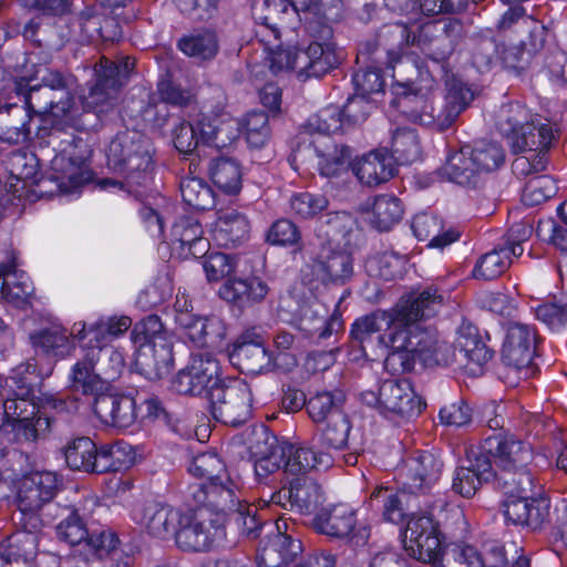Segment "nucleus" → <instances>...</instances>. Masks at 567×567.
<instances>
[{
    "label": "nucleus",
    "mask_w": 567,
    "mask_h": 567,
    "mask_svg": "<svg viewBox=\"0 0 567 567\" xmlns=\"http://www.w3.org/2000/svg\"><path fill=\"white\" fill-rule=\"evenodd\" d=\"M173 250L182 258L205 256L209 243L203 237V228L197 219L183 216L172 227Z\"/></svg>",
    "instance_id": "obj_25"
},
{
    "label": "nucleus",
    "mask_w": 567,
    "mask_h": 567,
    "mask_svg": "<svg viewBox=\"0 0 567 567\" xmlns=\"http://www.w3.org/2000/svg\"><path fill=\"white\" fill-rule=\"evenodd\" d=\"M267 241L275 246L290 247L296 251L302 249V236L297 227L289 219L276 220L267 233Z\"/></svg>",
    "instance_id": "obj_61"
},
{
    "label": "nucleus",
    "mask_w": 567,
    "mask_h": 567,
    "mask_svg": "<svg viewBox=\"0 0 567 567\" xmlns=\"http://www.w3.org/2000/svg\"><path fill=\"white\" fill-rule=\"evenodd\" d=\"M131 338L137 347L136 363L145 377H165L173 365V351L159 317L148 316L135 324Z\"/></svg>",
    "instance_id": "obj_6"
},
{
    "label": "nucleus",
    "mask_w": 567,
    "mask_h": 567,
    "mask_svg": "<svg viewBox=\"0 0 567 567\" xmlns=\"http://www.w3.org/2000/svg\"><path fill=\"white\" fill-rule=\"evenodd\" d=\"M313 275L323 284L343 285L353 275V261L349 252L322 248L313 262Z\"/></svg>",
    "instance_id": "obj_28"
},
{
    "label": "nucleus",
    "mask_w": 567,
    "mask_h": 567,
    "mask_svg": "<svg viewBox=\"0 0 567 567\" xmlns=\"http://www.w3.org/2000/svg\"><path fill=\"white\" fill-rule=\"evenodd\" d=\"M285 455V473L292 475L328 468L333 461L328 451H317L308 445H290Z\"/></svg>",
    "instance_id": "obj_33"
},
{
    "label": "nucleus",
    "mask_w": 567,
    "mask_h": 567,
    "mask_svg": "<svg viewBox=\"0 0 567 567\" xmlns=\"http://www.w3.org/2000/svg\"><path fill=\"white\" fill-rule=\"evenodd\" d=\"M87 351H99V365L109 385L115 381L125 368L124 354L120 350L103 344H83Z\"/></svg>",
    "instance_id": "obj_58"
},
{
    "label": "nucleus",
    "mask_w": 567,
    "mask_h": 567,
    "mask_svg": "<svg viewBox=\"0 0 567 567\" xmlns=\"http://www.w3.org/2000/svg\"><path fill=\"white\" fill-rule=\"evenodd\" d=\"M505 161L503 147L494 142L480 141L452 153L442 167L443 175L460 185H475L481 175L499 168Z\"/></svg>",
    "instance_id": "obj_7"
},
{
    "label": "nucleus",
    "mask_w": 567,
    "mask_h": 567,
    "mask_svg": "<svg viewBox=\"0 0 567 567\" xmlns=\"http://www.w3.org/2000/svg\"><path fill=\"white\" fill-rule=\"evenodd\" d=\"M406 491L404 487L401 491L390 487H378L371 493L370 503L372 506L381 508L384 520L399 524L406 515Z\"/></svg>",
    "instance_id": "obj_43"
},
{
    "label": "nucleus",
    "mask_w": 567,
    "mask_h": 567,
    "mask_svg": "<svg viewBox=\"0 0 567 567\" xmlns=\"http://www.w3.org/2000/svg\"><path fill=\"white\" fill-rule=\"evenodd\" d=\"M95 72L97 75L96 83L84 97L83 104L86 110L101 115L115 106L120 87L116 80L111 81L96 68Z\"/></svg>",
    "instance_id": "obj_44"
},
{
    "label": "nucleus",
    "mask_w": 567,
    "mask_h": 567,
    "mask_svg": "<svg viewBox=\"0 0 567 567\" xmlns=\"http://www.w3.org/2000/svg\"><path fill=\"white\" fill-rule=\"evenodd\" d=\"M315 530L319 534L349 539L355 545H363L370 537V526L359 523L357 511L349 504L338 503L321 508L312 520Z\"/></svg>",
    "instance_id": "obj_11"
},
{
    "label": "nucleus",
    "mask_w": 567,
    "mask_h": 567,
    "mask_svg": "<svg viewBox=\"0 0 567 567\" xmlns=\"http://www.w3.org/2000/svg\"><path fill=\"white\" fill-rule=\"evenodd\" d=\"M482 454L488 455L503 473L526 467L533 460L530 444L517 440L514 435L498 433L484 440L481 446Z\"/></svg>",
    "instance_id": "obj_17"
},
{
    "label": "nucleus",
    "mask_w": 567,
    "mask_h": 567,
    "mask_svg": "<svg viewBox=\"0 0 567 567\" xmlns=\"http://www.w3.org/2000/svg\"><path fill=\"white\" fill-rule=\"evenodd\" d=\"M537 320L549 330L559 332L567 324V303L561 300H548L534 308Z\"/></svg>",
    "instance_id": "obj_64"
},
{
    "label": "nucleus",
    "mask_w": 567,
    "mask_h": 567,
    "mask_svg": "<svg viewBox=\"0 0 567 567\" xmlns=\"http://www.w3.org/2000/svg\"><path fill=\"white\" fill-rule=\"evenodd\" d=\"M342 401L341 392H319L308 400L307 411L313 422L320 423L337 415Z\"/></svg>",
    "instance_id": "obj_60"
},
{
    "label": "nucleus",
    "mask_w": 567,
    "mask_h": 567,
    "mask_svg": "<svg viewBox=\"0 0 567 567\" xmlns=\"http://www.w3.org/2000/svg\"><path fill=\"white\" fill-rule=\"evenodd\" d=\"M267 293V285L256 277L229 279L219 289V296L224 300L239 306L261 301Z\"/></svg>",
    "instance_id": "obj_37"
},
{
    "label": "nucleus",
    "mask_w": 567,
    "mask_h": 567,
    "mask_svg": "<svg viewBox=\"0 0 567 567\" xmlns=\"http://www.w3.org/2000/svg\"><path fill=\"white\" fill-rule=\"evenodd\" d=\"M157 92L163 102L178 107H186L196 99V86L188 81L164 79L158 82Z\"/></svg>",
    "instance_id": "obj_54"
},
{
    "label": "nucleus",
    "mask_w": 567,
    "mask_h": 567,
    "mask_svg": "<svg viewBox=\"0 0 567 567\" xmlns=\"http://www.w3.org/2000/svg\"><path fill=\"white\" fill-rule=\"evenodd\" d=\"M358 179L367 186H378L391 179L396 173V163L385 148L372 151L352 164Z\"/></svg>",
    "instance_id": "obj_27"
},
{
    "label": "nucleus",
    "mask_w": 567,
    "mask_h": 567,
    "mask_svg": "<svg viewBox=\"0 0 567 567\" xmlns=\"http://www.w3.org/2000/svg\"><path fill=\"white\" fill-rule=\"evenodd\" d=\"M179 508L164 503H150L136 507L133 519L152 537L168 540L175 537L178 526L183 523Z\"/></svg>",
    "instance_id": "obj_19"
},
{
    "label": "nucleus",
    "mask_w": 567,
    "mask_h": 567,
    "mask_svg": "<svg viewBox=\"0 0 567 567\" xmlns=\"http://www.w3.org/2000/svg\"><path fill=\"white\" fill-rule=\"evenodd\" d=\"M497 480L507 495L504 502L506 520L532 529L542 528L549 518L550 503L540 495V485L537 486L530 471L526 467L507 471Z\"/></svg>",
    "instance_id": "obj_3"
},
{
    "label": "nucleus",
    "mask_w": 567,
    "mask_h": 567,
    "mask_svg": "<svg viewBox=\"0 0 567 567\" xmlns=\"http://www.w3.org/2000/svg\"><path fill=\"white\" fill-rule=\"evenodd\" d=\"M134 460L132 445L117 441L97 449L96 473L117 472L128 467Z\"/></svg>",
    "instance_id": "obj_46"
},
{
    "label": "nucleus",
    "mask_w": 567,
    "mask_h": 567,
    "mask_svg": "<svg viewBox=\"0 0 567 567\" xmlns=\"http://www.w3.org/2000/svg\"><path fill=\"white\" fill-rule=\"evenodd\" d=\"M95 415L106 425L127 429L137 421L136 401L131 395H109L97 398L93 404Z\"/></svg>",
    "instance_id": "obj_26"
},
{
    "label": "nucleus",
    "mask_w": 567,
    "mask_h": 567,
    "mask_svg": "<svg viewBox=\"0 0 567 567\" xmlns=\"http://www.w3.org/2000/svg\"><path fill=\"white\" fill-rule=\"evenodd\" d=\"M455 349L468 363L482 367L488 362L493 352L481 340L477 328L472 324H462L457 331Z\"/></svg>",
    "instance_id": "obj_41"
},
{
    "label": "nucleus",
    "mask_w": 567,
    "mask_h": 567,
    "mask_svg": "<svg viewBox=\"0 0 567 567\" xmlns=\"http://www.w3.org/2000/svg\"><path fill=\"white\" fill-rule=\"evenodd\" d=\"M132 326V319L127 316L103 317L90 324L75 322L72 327V336L83 344L109 346L111 341L125 333Z\"/></svg>",
    "instance_id": "obj_24"
},
{
    "label": "nucleus",
    "mask_w": 567,
    "mask_h": 567,
    "mask_svg": "<svg viewBox=\"0 0 567 567\" xmlns=\"http://www.w3.org/2000/svg\"><path fill=\"white\" fill-rule=\"evenodd\" d=\"M328 198L322 194L300 192L295 193L289 200L292 215L300 219H310L328 208Z\"/></svg>",
    "instance_id": "obj_59"
},
{
    "label": "nucleus",
    "mask_w": 567,
    "mask_h": 567,
    "mask_svg": "<svg viewBox=\"0 0 567 567\" xmlns=\"http://www.w3.org/2000/svg\"><path fill=\"white\" fill-rule=\"evenodd\" d=\"M446 112L443 105L436 110L433 101L431 100H416L415 105L409 111V116L413 122L421 125L434 127L439 131H444L453 125V123H445Z\"/></svg>",
    "instance_id": "obj_62"
},
{
    "label": "nucleus",
    "mask_w": 567,
    "mask_h": 567,
    "mask_svg": "<svg viewBox=\"0 0 567 567\" xmlns=\"http://www.w3.org/2000/svg\"><path fill=\"white\" fill-rule=\"evenodd\" d=\"M34 398L35 395H14L2 403L3 420L12 423L13 430L23 431L27 440H35L38 436L34 419L39 409Z\"/></svg>",
    "instance_id": "obj_30"
},
{
    "label": "nucleus",
    "mask_w": 567,
    "mask_h": 567,
    "mask_svg": "<svg viewBox=\"0 0 567 567\" xmlns=\"http://www.w3.org/2000/svg\"><path fill=\"white\" fill-rule=\"evenodd\" d=\"M33 285L29 276L17 268L14 259L0 265V297L17 308L30 303Z\"/></svg>",
    "instance_id": "obj_29"
},
{
    "label": "nucleus",
    "mask_w": 567,
    "mask_h": 567,
    "mask_svg": "<svg viewBox=\"0 0 567 567\" xmlns=\"http://www.w3.org/2000/svg\"><path fill=\"white\" fill-rule=\"evenodd\" d=\"M32 114L30 109L11 104L0 107V140L9 144H18L29 138Z\"/></svg>",
    "instance_id": "obj_34"
},
{
    "label": "nucleus",
    "mask_w": 567,
    "mask_h": 567,
    "mask_svg": "<svg viewBox=\"0 0 567 567\" xmlns=\"http://www.w3.org/2000/svg\"><path fill=\"white\" fill-rule=\"evenodd\" d=\"M82 348V358L71 367L69 388L72 393L93 398L95 402L97 398L106 394L110 385L97 368L99 351H87L84 346Z\"/></svg>",
    "instance_id": "obj_21"
},
{
    "label": "nucleus",
    "mask_w": 567,
    "mask_h": 567,
    "mask_svg": "<svg viewBox=\"0 0 567 567\" xmlns=\"http://www.w3.org/2000/svg\"><path fill=\"white\" fill-rule=\"evenodd\" d=\"M362 401L378 409L383 414L411 417L419 415L423 402L415 393L409 380H386L382 382L378 393L367 391L361 394Z\"/></svg>",
    "instance_id": "obj_12"
},
{
    "label": "nucleus",
    "mask_w": 567,
    "mask_h": 567,
    "mask_svg": "<svg viewBox=\"0 0 567 567\" xmlns=\"http://www.w3.org/2000/svg\"><path fill=\"white\" fill-rule=\"evenodd\" d=\"M496 126L511 145L525 148L526 145L542 146L546 141H553L554 134L549 124H535L530 111L515 102L502 105L496 114Z\"/></svg>",
    "instance_id": "obj_8"
},
{
    "label": "nucleus",
    "mask_w": 567,
    "mask_h": 567,
    "mask_svg": "<svg viewBox=\"0 0 567 567\" xmlns=\"http://www.w3.org/2000/svg\"><path fill=\"white\" fill-rule=\"evenodd\" d=\"M188 471L207 483L192 487L194 501L198 505L225 512L236 507V485L229 478L224 461L215 452L196 455Z\"/></svg>",
    "instance_id": "obj_5"
},
{
    "label": "nucleus",
    "mask_w": 567,
    "mask_h": 567,
    "mask_svg": "<svg viewBox=\"0 0 567 567\" xmlns=\"http://www.w3.org/2000/svg\"><path fill=\"white\" fill-rule=\"evenodd\" d=\"M63 454L71 470L96 473L97 447L90 437L72 439L63 449Z\"/></svg>",
    "instance_id": "obj_42"
},
{
    "label": "nucleus",
    "mask_w": 567,
    "mask_h": 567,
    "mask_svg": "<svg viewBox=\"0 0 567 567\" xmlns=\"http://www.w3.org/2000/svg\"><path fill=\"white\" fill-rule=\"evenodd\" d=\"M391 150L395 163L411 164L420 159L421 145L417 134L411 128H398L392 135Z\"/></svg>",
    "instance_id": "obj_53"
},
{
    "label": "nucleus",
    "mask_w": 567,
    "mask_h": 567,
    "mask_svg": "<svg viewBox=\"0 0 567 567\" xmlns=\"http://www.w3.org/2000/svg\"><path fill=\"white\" fill-rule=\"evenodd\" d=\"M339 63L334 50L318 42L310 43L306 50L277 49L270 56L272 73L296 71L299 76L319 78L336 68Z\"/></svg>",
    "instance_id": "obj_9"
},
{
    "label": "nucleus",
    "mask_w": 567,
    "mask_h": 567,
    "mask_svg": "<svg viewBox=\"0 0 567 567\" xmlns=\"http://www.w3.org/2000/svg\"><path fill=\"white\" fill-rule=\"evenodd\" d=\"M474 100V92L472 89L460 79L454 76L446 81V95L442 104L446 115L443 117L445 123H453L460 114L472 103Z\"/></svg>",
    "instance_id": "obj_49"
},
{
    "label": "nucleus",
    "mask_w": 567,
    "mask_h": 567,
    "mask_svg": "<svg viewBox=\"0 0 567 567\" xmlns=\"http://www.w3.org/2000/svg\"><path fill=\"white\" fill-rule=\"evenodd\" d=\"M536 341V331L533 327L523 323L509 324L502 355L509 372H515L518 379H528L534 372L532 362Z\"/></svg>",
    "instance_id": "obj_14"
},
{
    "label": "nucleus",
    "mask_w": 567,
    "mask_h": 567,
    "mask_svg": "<svg viewBox=\"0 0 567 567\" xmlns=\"http://www.w3.org/2000/svg\"><path fill=\"white\" fill-rule=\"evenodd\" d=\"M178 49L187 56L198 61L212 60L218 52V41L215 33L204 31L182 38Z\"/></svg>",
    "instance_id": "obj_52"
},
{
    "label": "nucleus",
    "mask_w": 567,
    "mask_h": 567,
    "mask_svg": "<svg viewBox=\"0 0 567 567\" xmlns=\"http://www.w3.org/2000/svg\"><path fill=\"white\" fill-rule=\"evenodd\" d=\"M409 43L408 27L401 22L389 23L380 29L375 41H368L360 45L359 54L370 56L384 53L388 59V66L394 68Z\"/></svg>",
    "instance_id": "obj_22"
},
{
    "label": "nucleus",
    "mask_w": 567,
    "mask_h": 567,
    "mask_svg": "<svg viewBox=\"0 0 567 567\" xmlns=\"http://www.w3.org/2000/svg\"><path fill=\"white\" fill-rule=\"evenodd\" d=\"M55 472L35 471L22 476L17 484L16 502L23 514H34L50 503L60 486Z\"/></svg>",
    "instance_id": "obj_15"
},
{
    "label": "nucleus",
    "mask_w": 567,
    "mask_h": 567,
    "mask_svg": "<svg viewBox=\"0 0 567 567\" xmlns=\"http://www.w3.org/2000/svg\"><path fill=\"white\" fill-rule=\"evenodd\" d=\"M219 533L218 525L207 509L200 508L194 513H184L174 539L181 550L200 553L213 547Z\"/></svg>",
    "instance_id": "obj_16"
},
{
    "label": "nucleus",
    "mask_w": 567,
    "mask_h": 567,
    "mask_svg": "<svg viewBox=\"0 0 567 567\" xmlns=\"http://www.w3.org/2000/svg\"><path fill=\"white\" fill-rule=\"evenodd\" d=\"M442 305L443 296L437 289L427 287L401 298L388 311H375L355 320L351 336L363 342L379 333V343L388 350L384 368L392 374L411 371L416 360L426 367L449 365L455 360V349L421 324Z\"/></svg>",
    "instance_id": "obj_1"
},
{
    "label": "nucleus",
    "mask_w": 567,
    "mask_h": 567,
    "mask_svg": "<svg viewBox=\"0 0 567 567\" xmlns=\"http://www.w3.org/2000/svg\"><path fill=\"white\" fill-rule=\"evenodd\" d=\"M443 463L431 452L417 451L406 458L401 470L402 485L410 493H424L441 478Z\"/></svg>",
    "instance_id": "obj_20"
},
{
    "label": "nucleus",
    "mask_w": 567,
    "mask_h": 567,
    "mask_svg": "<svg viewBox=\"0 0 567 567\" xmlns=\"http://www.w3.org/2000/svg\"><path fill=\"white\" fill-rule=\"evenodd\" d=\"M558 187L548 175H537L525 184L522 199L528 206H537L556 195Z\"/></svg>",
    "instance_id": "obj_63"
},
{
    "label": "nucleus",
    "mask_w": 567,
    "mask_h": 567,
    "mask_svg": "<svg viewBox=\"0 0 567 567\" xmlns=\"http://www.w3.org/2000/svg\"><path fill=\"white\" fill-rule=\"evenodd\" d=\"M351 424L349 419L338 413L328 420L327 425L321 431L320 444L326 450H342L350 447L349 434Z\"/></svg>",
    "instance_id": "obj_56"
},
{
    "label": "nucleus",
    "mask_w": 567,
    "mask_h": 567,
    "mask_svg": "<svg viewBox=\"0 0 567 567\" xmlns=\"http://www.w3.org/2000/svg\"><path fill=\"white\" fill-rule=\"evenodd\" d=\"M179 189L185 204L194 209H210L215 205V194L203 178L185 177L179 184Z\"/></svg>",
    "instance_id": "obj_51"
},
{
    "label": "nucleus",
    "mask_w": 567,
    "mask_h": 567,
    "mask_svg": "<svg viewBox=\"0 0 567 567\" xmlns=\"http://www.w3.org/2000/svg\"><path fill=\"white\" fill-rule=\"evenodd\" d=\"M223 383L218 360L205 352L194 354L189 364L173 378L171 386L179 394L210 400Z\"/></svg>",
    "instance_id": "obj_10"
},
{
    "label": "nucleus",
    "mask_w": 567,
    "mask_h": 567,
    "mask_svg": "<svg viewBox=\"0 0 567 567\" xmlns=\"http://www.w3.org/2000/svg\"><path fill=\"white\" fill-rule=\"evenodd\" d=\"M110 169L124 181L102 178L97 182L101 189H123L132 192L134 186H144L151 181L152 148L150 140L138 131L117 133L105 148Z\"/></svg>",
    "instance_id": "obj_2"
},
{
    "label": "nucleus",
    "mask_w": 567,
    "mask_h": 567,
    "mask_svg": "<svg viewBox=\"0 0 567 567\" xmlns=\"http://www.w3.org/2000/svg\"><path fill=\"white\" fill-rule=\"evenodd\" d=\"M509 265V252L497 247L481 256L473 269V276L476 279L493 280L504 274Z\"/></svg>",
    "instance_id": "obj_55"
},
{
    "label": "nucleus",
    "mask_w": 567,
    "mask_h": 567,
    "mask_svg": "<svg viewBox=\"0 0 567 567\" xmlns=\"http://www.w3.org/2000/svg\"><path fill=\"white\" fill-rule=\"evenodd\" d=\"M551 142L553 141H546L544 145H535V147L528 144L525 148L512 147L514 153L520 154L512 164L513 173L517 177H527L532 174H537L544 171L547 165L546 153L551 145Z\"/></svg>",
    "instance_id": "obj_48"
},
{
    "label": "nucleus",
    "mask_w": 567,
    "mask_h": 567,
    "mask_svg": "<svg viewBox=\"0 0 567 567\" xmlns=\"http://www.w3.org/2000/svg\"><path fill=\"white\" fill-rule=\"evenodd\" d=\"M74 339V337L71 339L65 330L59 327L42 329L30 336L32 347L37 352L41 351L56 359L66 358L72 353Z\"/></svg>",
    "instance_id": "obj_40"
},
{
    "label": "nucleus",
    "mask_w": 567,
    "mask_h": 567,
    "mask_svg": "<svg viewBox=\"0 0 567 567\" xmlns=\"http://www.w3.org/2000/svg\"><path fill=\"white\" fill-rule=\"evenodd\" d=\"M74 101L63 100L53 94L52 89L38 86L31 87L25 99V107L30 113L51 114L62 118L71 113Z\"/></svg>",
    "instance_id": "obj_38"
},
{
    "label": "nucleus",
    "mask_w": 567,
    "mask_h": 567,
    "mask_svg": "<svg viewBox=\"0 0 567 567\" xmlns=\"http://www.w3.org/2000/svg\"><path fill=\"white\" fill-rule=\"evenodd\" d=\"M347 125L339 106L329 105L311 116L307 122L310 133H317L320 137H329L330 134L341 132Z\"/></svg>",
    "instance_id": "obj_57"
},
{
    "label": "nucleus",
    "mask_w": 567,
    "mask_h": 567,
    "mask_svg": "<svg viewBox=\"0 0 567 567\" xmlns=\"http://www.w3.org/2000/svg\"><path fill=\"white\" fill-rule=\"evenodd\" d=\"M209 402L213 417L226 425L237 426L244 423L251 411V391L241 380H234L229 384L223 383Z\"/></svg>",
    "instance_id": "obj_13"
},
{
    "label": "nucleus",
    "mask_w": 567,
    "mask_h": 567,
    "mask_svg": "<svg viewBox=\"0 0 567 567\" xmlns=\"http://www.w3.org/2000/svg\"><path fill=\"white\" fill-rule=\"evenodd\" d=\"M323 499L321 487L308 477L297 478L290 483V508L309 513Z\"/></svg>",
    "instance_id": "obj_50"
},
{
    "label": "nucleus",
    "mask_w": 567,
    "mask_h": 567,
    "mask_svg": "<svg viewBox=\"0 0 567 567\" xmlns=\"http://www.w3.org/2000/svg\"><path fill=\"white\" fill-rule=\"evenodd\" d=\"M78 144L70 148H63L55 155L51 162V178L56 183L60 192L71 193L91 178V173L86 164V151H76Z\"/></svg>",
    "instance_id": "obj_18"
},
{
    "label": "nucleus",
    "mask_w": 567,
    "mask_h": 567,
    "mask_svg": "<svg viewBox=\"0 0 567 567\" xmlns=\"http://www.w3.org/2000/svg\"><path fill=\"white\" fill-rule=\"evenodd\" d=\"M300 329L309 336L327 339L341 329V322L337 317L329 316L323 305L313 301L301 309Z\"/></svg>",
    "instance_id": "obj_36"
},
{
    "label": "nucleus",
    "mask_w": 567,
    "mask_h": 567,
    "mask_svg": "<svg viewBox=\"0 0 567 567\" xmlns=\"http://www.w3.org/2000/svg\"><path fill=\"white\" fill-rule=\"evenodd\" d=\"M212 239L216 245L234 248L249 238L250 223L237 210L223 212L213 224Z\"/></svg>",
    "instance_id": "obj_31"
},
{
    "label": "nucleus",
    "mask_w": 567,
    "mask_h": 567,
    "mask_svg": "<svg viewBox=\"0 0 567 567\" xmlns=\"http://www.w3.org/2000/svg\"><path fill=\"white\" fill-rule=\"evenodd\" d=\"M321 175L331 177L346 171L351 158V151L346 145H339L330 137H318L312 142Z\"/></svg>",
    "instance_id": "obj_35"
},
{
    "label": "nucleus",
    "mask_w": 567,
    "mask_h": 567,
    "mask_svg": "<svg viewBox=\"0 0 567 567\" xmlns=\"http://www.w3.org/2000/svg\"><path fill=\"white\" fill-rule=\"evenodd\" d=\"M265 10L266 13L258 17L260 30L257 33L264 35L269 31L278 40L281 30L295 28L298 17L322 25L340 21L344 6L342 0H271Z\"/></svg>",
    "instance_id": "obj_4"
},
{
    "label": "nucleus",
    "mask_w": 567,
    "mask_h": 567,
    "mask_svg": "<svg viewBox=\"0 0 567 567\" xmlns=\"http://www.w3.org/2000/svg\"><path fill=\"white\" fill-rule=\"evenodd\" d=\"M496 474L492 462L486 455H477L468 460L467 466H460L455 470L452 488L463 497H472L483 482L489 481Z\"/></svg>",
    "instance_id": "obj_32"
},
{
    "label": "nucleus",
    "mask_w": 567,
    "mask_h": 567,
    "mask_svg": "<svg viewBox=\"0 0 567 567\" xmlns=\"http://www.w3.org/2000/svg\"><path fill=\"white\" fill-rule=\"evenodd\" d=\"M403 215V207L399 198L383 194L377 196L369 210V221L379 230H389L399 223Z\"/></svg>",
    "instance_id": "obj_45"
},
{
    "label": "nucleus",
    "mask_w": 567,
    "mask_h": 567,
    "mask_svg": "<svg viewBox=\"0 0 567 567\" xmlns=\"http://www.w3.org/2000/svg\"><path fill=\"white\" fill-rule=\"evenodd\" d=\"M212 182L226 194H237L241 188V169L239 164L228 157H218L209 166Z\"/></svg>",
    "instance_id": "obj_47"
},
{
    "label": "nucleus",
    "mask_w": 567,
    "mask_h": 567,
    "mask_svg": "<svg viewBox=\"0 0 567 567\" xmlns=\"http://www.w3.org/2000/svg\"><path fill=\"white\" fill-rule=\"evenodd\" d=\"M411 229L419 240H429L430 247H444L458 239V233L449 230L442 233L441 220L432 214L421 213L413 217Z\"/></svg>",
    "instance_id": "obj_39"
},
{
    "label": "nucleus",
    "mask_w": 567,
    "mask_h": 567,
    "mask_svg": "<svg viewBox=\"0 0 567 567\" xmlns=\"http://www.w3.org/2000/svg\"><path fill=\"white\" fill-rule=\"evenodd\" d=\"M230 360L244 373L257 374L274 368L271 353L261 337L252 332L239 337L230 352Z\"/></svg>",
    "instance_id": "obj_23"
}]
</instances>
